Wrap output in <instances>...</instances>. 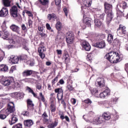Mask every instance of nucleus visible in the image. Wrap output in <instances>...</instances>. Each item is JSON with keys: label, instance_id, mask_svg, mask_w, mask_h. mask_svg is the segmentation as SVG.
Returning <instances> with one entry per match:
<instances>
[{"label": "nucleus", "instance_id": "55", "mask_svg": "<svg viewBox=\"0 0 128 128\" xmlns=\"http://www.w3.org/2000/svg\"><path fill=\"white\" fill-rule=\"evenodd\" d=\"M28 26L29 28H30V26H32V21L30 20H28Z\"/></svg>", "mask_w": 128, "mask_h": 128}, {"label": "nucleus", "instance_id": "52", "mask_svg": "<svg viewBox=\"0 0 128 128\" xmlns=\"http://www.w3.org/2000/svg\"><path fill=\"white\" fill-rule=\"evenodd\" d=\"M39 56H40V58H41L43 59L44 58L46 57V54H44L43 53H39Z\"/></svg>", "mask_w": 128, "mask_h": 128}, {"label": "nucleus", "instance_id": "4", "mask_svg": "<svg viewBox=\"0 0 128 128\" xmlns=\"http://www.w3.org/2000/svg\"><path fill=\"white\" fill-rule=\"evenodd\" d=\"M15 110L14 104L13 102H10L6 110L5 109V114L7 116H8L10 114H12V112H14Z\"/></svg>", "mask_w": 128, "mask_h": 128}, {"label": "nucleus", "instance_id": "38", "mask_svg": "<svg viewBox=\"0 0 128 128\" xmlns=\"http://www.w3.org/2000/svg\"><path fill=\"white\" fill-rule=\"evenodd\" d=\"M39 2L42 6H46L48 4L50 1L48 0H39Z\"/></svg>", "mask_w": 128, "mask_h": 128}, {"label": "nucleus", "instance_id": "11", "mask_svg": "<svg viewBox=\"0 0 128 128\" xmlns=\"http://www.w3.org/2000/svg\"><path fill=\"white\" fill-rule=\"evenodd\" d=\"M10 29L12 30V32H16V34H19L20 28L18 26L14 24H12L11 26H10Z\"/></svg>", "mask_w": 128, "mask_h": 128}, {"label": "nucleus", "instance_id": "48", "mask_svg": "<svg viewBox=\"0 0 128 128\" xmlns=\"http://www.w3.org/2000/svg\"><path fill=\"white\" fill-rule=\"evenodd\" d=\"M39 96H40V98H42V102H44L46 100L44 99V95L42 94V92H40L39 93Z\"/></svg>", "mask_w": 128, "mask_h": 128}, {"label": "nucleus", "instance_id": "41", "mask_svg": "<svg viewBox=\"0 0 128 128\" xmlns=\"http://www.w3.org/2000/svg\"><path fill=\"white\" fill-rule=\"evenodd\" d=\"M56 126H58V122H55L54 123L49 124L48 126V128H55Z\"/></svg>", "mask_w": 128, "mask_h": 128}, {"label": "nucleus", "instance_id": "28", "mask_svg": "<svg viewBox=\"0 0 128 128\" xmlns=\"http://www.w3.org/2000/svg\"><path fill=\"white\" fill-rule=\"evenodd\" d=\"M83 22H84V24H87V26H90L91 21H90V20L88 18H86V17L84 18V19H83Z\"/></svg>", "mask_w": 128, "mask_h": 128}, {"label": "nucleus", "instance_id": "46", "mask_svg": "<svg viewBox=\"0 0 128 128\" xmlns=\"http://www.w3.org/2000/svg\"><path fill=\"white\" fill-rule=\"evenodd\" d=\"M14 70H16V66H12L10 70V74H12Z\"/></svg>", "mask_w": 128, "mask_h": 128}, {"label": "nucleus", "instance_id": "42", "mask_svg": "<svg viewBox=\"0 0 128 128\" xmlns=\"http://www.w3.org/2000/svg\"><path fill=\"white\" fill-rule=\"evenodd\" d=\"M92 58H94L92 54H89L87 56L86 60H88V62H92Z\"/></svg>", "mask_w": 128, "mask_h": 128}, {"label": "nucleus", "instance_id": "20", "mask_svg": "<svg viewBox=\"0 0 128 128\" xmlns=\"http://www.w3.org/2000/svg\"><path fill=\"white\" fill-rule=\"evenodd\" d=\"M104 8H105V12H110V10H112V4H108L107 2H105L104 4Z\"/></svg>", "mask_w": 128, "mask_h": 128}, {"label": "nucleus", "instance_id": "39", "mask_svg": "<svg viewBox=\"0 0 128 128\" xmlns=\"http://www.w3.org/2000/svg\"><path fill=\"white\" fill-rule=\"evenodd\" d=\"M22 82L20 80L16 81L14 83V86L15 88H20L22 86Z\"/></svg>", "mask_w": 128, "mask_h": 128}, {"label": "nucleus", "instance_id": "9", "mask_svg": "<svg viewBox=\"0 0 128 128\" xmlns=\"http://www.w3.org/2000/svg\"><path fill=\"white\" fill-rule=\"evenodd\" d=\"M74 34L70 32H68L66 35V40L68 44H72L74 42Z\"/></svg>", "mask_w": 128, "mask_h": 128}, {"label": "nucleus", "instance_id": "15", "mask_svg": "<svg viewBox=\"0 0 128 128\" xmlns=\"http://www.w3.org/2000/svg\"><path fill=\"white\" fill-rule=\"evenodd\" d=\"M94 46L98 48H106V42L104 41L98 42L94 44Z\"/></svg>", "mask_w": 128, "mask_h": 128}, {"label": "nucleus", "instance_id": "45", "mask_svg": "<svg viewBox=\"0 0 128 128\" xmlns=\"http://www.w3.org/2000/svg\"><path fill=\"white\" fill-rule=\"evenodd\" d=\"M28 108H30V106H34V104H32V100H28Z\"/></svg>", "mask_w": 128, "mask_h": 128}, {"label": "nucleus", "instance_id": "61", "mask_svg": "<svg viewBox=\"0 0 128 128\" xmlns=\"http://www.w3.org/2000/svg\"><path fill=\"white\" fill-rule=\"evenodd\" d=\"M63 10H64V12L65 14V16H68V9H66V8H64L63 9Z\"/></svg>", "mask_w": 128, "mask_h": 128}, {"label": "nucleus", "instance_id": "43", "mask_svg": "<svg viewBox=\"0 0 128 128\" xmlns=\"http://www.w3.org/2000/svg\"><path fill=\"white\" fill-rule=\"evenodd\" d=\"M12 128H22V124H18L14 125Z\"/></svg>", "mask_w": 128, "mask_h": 128}, {"label": "nucleus", "instance_id": "53", "mask_svg": "<svg viewBox=\"0 0 128 128\" xmlns=\"http://www.w3.org/2000/svg\"><path fill=\"white\" fill-rule=\"evenodd\" d=\"M56 6H58L62 2V0H54Z\"/></svg>", "mask_w": 128, "mask_h": 128}, {"label": "nucleus", "instance_id": "59", "mask_svg": "<svg viewBox=\"0 0 128 128\" xmlns=\"http://www.w3.org/2000/svg\"><path fill=\"white\" fill-rule=\"evenodd\" d=\"M22 114L24 116H28L29 114L28 112H22Z\"/></svg>", "mask_w": 128, "mask_h": 128}, {"label": "nucleus", "instance_id": "12", "mask_svg": "<svg viewBox=\"0 0 128 128\" xmlns=\"http://www.w3.org/2000/svg\"><path fill=\"white\" fill-rule=\"evenodd\" d=\"M110 89H106L103 92H101L100 94V96L101 98H106V96H110Z\"/></svg>", "mask_w": 128, "mask_h": 128}, {"label": "nucleus", "instance_id": "64", "mask_svg": "<svg viewBox=\"0 0 128 128\" xmlns=\"http://www.w3.org/2000/svg\"><path fill=\"white\" fill-rule=\"evenodd\" d=\"M40 34L41 36H45L46 38V36H48V35H46V34H44V33H40Z\"/></svg>", "mask_w": 128, "mask_h": 128}, {"label": "nucleus", "instance_id": "30", "mask_svg": "<svg viewBox=\"0 0 128 128\" xmlns=\"http://www.w3.org/2000/svg\"><path fill=\"white\" fill-rule=\"evenodd\" d=\"M50 108L52 112H54L56 110V104H54V102H51V104L50 105Z\"/></svg>", "mask_w": 128, "mask_h": 128}, {"label": "nucleus", "instance_id": "21", "mask_svg": "<svg viewBox=\"0 0 128 128\" xmlns=\"http://www.w3.org/2000/svg\"><path fill=\"white\" fill-rule=\"evenodd\" d=\"M34 124V121L32 120H28L24 121V126H32Z\"/></svg>", "mask_w": 128, "mask_h": 128}, {"label": "nucleus", "instance_id": "63", "mask_svg": "<svg viewBox=\"0 0 128 128\" xmlns=\"http://www.w3.org/2000/svg\"><path fill=\"white\" fill-rule=\"evenodd\" d=\"M22 28L23 30H26V27L24 24H22Z\"/></svg>", "mask_w": 128, "mask_h": 128}, {"label": "nucleus", "instance_id": "33", "mask_svg": "<svg viewBox=\"0 0 128 128\" xmlns=\"http://www.w3.org/2000/svg\"><path fill=\"white\" fill-rule=\"evenodd\" d=\"M56 26L58 30H62V22H60L58 21L56 22Z\"/></svg>", "mask_w": 128, "mask_h": 128}, {"label": "nucleus", "instance_id": "37", "mask_svg": "<svg viewBox=\"0 0 128 128\" xmlns=\"http://www.w3.org/2000/svg\"><path fill=\"white\" fill-rule=\"evenodd\" d=\"M44 52H46V47L44 46H40L38 48V52H39V54L44 53Z\"/></svg>", "mask_w": 128, "mask_h": 128}, {"label": "nucleus", "instance_id": "29", "mask_svg": "<svg viewBox=\"0 0 128 128\" xmlns=\"http://www.w3.org/2000/svg\"><path fill=\"white\" fill-rule=\"evenodd\" d=\"M4 32V34L2 36V38L4 40H8V36H10V32L6 30H3Z\"/></svg>", "mask_w": 128, "mask_h": 128}, {"label": "nucleus", "instance_id": "19", "mask_svg": "<svg viewBox=\"0 0 128 128\" xmlns=\"http://www.w3.org/2000/svg\"><path fill=\"white\" fill-rule=\"evenodd\" d=\"M57 18L56 14L54 13L48 14L47 16V18L48 20H56Z\"/></svg>", "mask_w": 128, "mask_h": 128}, {"label": "nucleus", "instance_id": "18", "mask_svg": "<svg viewBox=\"0 0 128 128\" xmlns=\"http://www.w3.org/2000/svg\"><path fill=\"white\" fill-rule=\"evenodd\" d=\"M19 60L18 56H12L10 57V60L12 64H18Z\"/></svg>", "mask_w": 128, "mask_h": 128}, {"label": "nucleus", "instance_id": "57", "mask_svg": "<svg viewBox=\"0 0 128 128\" xmlns=\"http://www.w3.org/2000/svg\"><path fill=\"white\" fill-rule=\"evenodd\" d=\"M46 28L47 30H52V27H50V24L48 23L46 24Z\"/></svg>", "mask_w": 128, "mask_h": 128}, {"label": "nucleus", "instance_id": "25", "mask_svg": "<svg viewBox=\"0 0 128 128\" xmlns=\"http://www.w3.org/2000/svg\"><path fill=\"white\" fill-rule=\"evenodd\" d=\"M6 118V109H3L0 112V118L1 120H4Z\"/></svg>", "mask_w": 128, "mask_h": 128}, {"label": "nucleus", "instance_id": "22", "mask_svg": "<svg viewBox=\"0 0 128 128\" xmlns=\"http://www.w3.org/2000/svg\"><path fill=\"white\" fill-rule=\"evenodd\" d=\"M22 94L18 92H14L11 94L12 98H22Z\"/></svg>", "mask_w": 128, "mask_h": 128}, {"label": "nucleus", "instance_id": "26", "mask_svg": "<svg viewBox=\"0 0 128 128\" xmlns=\"http://www.w3.org/2000/svg\"><path fill=\"white\" fill-rule=\"evenodd\" d=\"M63 60H64L66 64H68L70 60V55L68 54H64L63 56Z\"/></svg>", "mask_w": 128, "mask_h": 128}, {"label": "nucleus", "instance_id": "60", "mask_svg": "<svg viewBox=\"0 0 128 128\" xmlns=\"http://www.w3.org/2000/svg\"><path fill=\"white\" fill-rule=\"evenodd\" d=\"M38 30L39 32H44V26L38 27Z\"/></svg>", "mask_w": 128, "mask_h": 128}, {"label": "nucleus", "instance_id": "16", "mask_svg": "<svg viewBox=\"0 0 128 128\" xmlns=\"http://www.w3.org/2000/svg\"><path fill=\"white\" fill-rule=\"evenodd\" d=\"M102 116L105 120H110L112 118V114L109 112H104L102 114Z\"/></svg>", "mask_w": 128, "mask_h": 128}, {"label": "nucleus", "instance_id": "40", "mask_svg": "<svg viewBox=\"0 0 128 128\" xmlns=\"http://www.w3.org/2000/svg\"><path fill=\"white\" fill-rule=\"evenodd\" d=\"M98 84L100 86H104V79L100 78V80L98 82Z\"/></svg>", "mask_w": 128, "mask_h": 128}, {"label": "nucleus", "instance_id": "58", "mask_svg": "<svg viewBox=\"0 0 128 128\" xmlns=\"http://www.w3.org/2000/svg\"><path fill=\"white\" fill-rule=\"evenodd\" d=\"M2 57L0 58V62H2L4 58V56H5V54H4V52L2 51Z\"/></svg>", "mask_w": 128, "mask_h": 128}, {"label": "nucleus", "instance_id": "10", "mask_svg": "<svg viewBox=\"0 0 128 128\" xmlns=\"http://www.w3.org/2000/svg\"><path fill=\"white\" fill-rule=\"evenodd\" d=\"M80 45L87 52L90 50V45L88 42L86 40H82L81 42Z\"/></svg>", "mask_w": 128, "mask_h": 128}, {"label": "nucleus", "instance_id": "35", "mask_svg": "<svg viewBox=\"0 0 128 128\" xmlns=\"http://www.w3.org/2000/svg\"><path fill=\"white\" fill-rule=\"evenodd\" d=\"M120 8H122L125 9L128 8V4L126 2L122 1L121 3H120Z\"/></svg>", "mask_w": 128, "mask_h": 128}, {"label": "nucleus", "instance_id": "8", "mask_svg": "<svg viewBox=\"0 0 128 128\" xmlns=\"http://www.w3.org/2000/svg\"><path fill=\"white\" fill-rule=\"evenodd\" d=\"M87 122H92L94 124H100L104 122L102 117L100 116L97 118H94L93 120H87Z\"/></svg>", "mask_w": 128, "mask_h": 128}, {"label": "nucleus", "instance_id": "6", "mask_svg": "<svg viewBox=\"0 0 128 128\" xmlns=\"http://www.w3.org/2000/svg\"><path fill=\"white\" fill-rule=\"evenodd\" d=\"M118 36H124L126 34V26L120 24L117 30Z\"/></svg>", "mask_w": 128, "mask_h": 128}, {"label": "nucleus", "instance_id": "32", "mask_svg": "<svg viewBox=\"0 0 128 128\" xmlns=\"http://www.w3.org/2000/svg\"><path fill=\"white\" fill-rule=\"evenodd\" d=\"M95 26L100 28L102 26V21L98 19H95L94 20Z\"/></svg>", "mask_w": 128, "mask_h": 128}, {"label": "nucleus", "instance_id": "36", "mask_svg": "<svg viewBox=\"0 0 128 128\" xmlns=\"http://www.w3.org/2000/svg\"><path fill=\"white\" fill-rule=\"evenodd\" d=\"M27 90L28 92H30V94H32L34 98H36V96H38V94L34 93V90H32V89L28 87Z\"/></svg>", "mask_w": 128, "mask_h": 128}, {"label": "nucleus", "instance_id": "34", "mask_svg": "<svg viewBox=\"0 0 128 128\" xmlns=\"http://www.w3.org/2000/svg\"><path fill=\"white\" fill-rule=\"evenodd\" d=\"M112 40H114V36L112 34H109L108 35V42L110 44H112Z\"/></svg>", "mask_w": 128, "mask_h": 128}, {"label": "nucleus", "instance_id": "24", "mask_svg": "<svg viewBox=\"0 0 128 128\" xmlns=\"http://www.w3.org/2000/svg\"><path fill=\"white\" fill-rule=\"evenodd\" d=\"M12 0H2V4L4 6H6V8H8L10 6V2Z\"/></svg>", "mask_w": 128, "mask_h": 128}, {"label": "nucleus", "instance_id": "7", "mask_svg": "<svg viewBox=\"0 0 128 128\" xmlns=\"http://www.w3.org/2000/svg\"><path fill=\"white\" fill-rule=\"evenodd\" d=\"M54 92L57 94V98L58 100H62V96H64V90L62 88H58L54 90Z\"/></svg>", "mask_w": 128, "mask_h": 128}, {"label": "nucleus", "instance_id": "44", "mask_svg": "<svg viewBox=\"0 0 128 128\" xmlns=\"http://www.w3.org/2000/svg\"><path fill=\"white\" fill-rule=\"evenodd\" d=\"M24 12L26 14H28V16H30L31 18H32V16H34V15L32 14V12H30V11H28V10H25Z\"/></svg>", "mask_w": 128, "mask_h": 128}, {"label": "nucleus", "instance_id": "1", "mask_svg": "<svg viewBox=\"0 0 128 128\" xmlns=\"http://www.w3.org/2000/svg\"><path fill=\"white\" fill-rule=\"evenodd\" d=\"M104 58L106 60H108L112 64H117L120 58V54L114 52H111L107 54Z\"/></svg>", "mask_w": 128, "mask_h": 128}, {"label": "nucleus", "instance_id": "27", "mask_svg": "<svg viewBox=\"0 0 128 128\" xmlns=\"http://www.w3.org/2000/svg\"><path fill=\"white\" fill-rule=\"evenodd\" d=\"M32 74V70H25L22 72V76H31Z\"/></svg>", "mask_w": 128, "mask_h": 128}, {"label": "nucleus", "instance_id": "23", "mask_svg": "<svg viewBox=\"0 0 128 128\" xmlns=\"http://www.w3.org/2000/svg\"><path fill=\"white\" fill-rule=\"evenodd\" d=\"M8 70V66L6 64L0 65V72H6Z\"/></svg>", "mask_w": 128, "mask_h": 128}, {"label": "nucleus", "instance_id": "47", "mask_svg": "<svg viewBox=\"0 0 128 128\" xmlns=\"http://www.w3.org/2000/svg\"><path fill=\"white\" fill-rule=\"evenodd\" d=\"M92 94H96L98 92V88H94L93 90H92Z\"/></svg>", "mask_w": 128, "mask_h": 128}, {"label": "nucleus", "instance_id": "51", "mask_svg": "<svg viewBox=\"0 0 128 128\" xmlns=\"http://www.w3.org/2000/svg\"><path fill=\"white\" fill-rule=\"evenodd\" d=\"M42 84H38L37 85H36V88H37V90H42Z\"/></svg>", "mask_w": 128, "mask_h": 128}, {"label": "nucleus", "instance_id": "54", "mask_svg": "<svg viewBox=\"0 0 128 128\" xmlns=\"http://www.w3.org/2000/svg\"><path fill=\"white\" fill-rule=\"evenodd\" d=\"M67 88L68 90H74V88L72 85H68L67 86Z\"/></svg>", "mask_w": 128, "mask_h": 128}, {"label": "nucleus", "instance_id": "62", "mask_svg": "<svg viewBox=\"0 0 128 128\" xmlns=\"http://www.w3.org/2000/svg\"><path fill=\"white\" fill-rule=\"evenodd\" d=\"M71 102L72 104H76V99L74 98L71 100Z\"/></svg>", "mask_w": 128, "mask_h": 128}, {"label": "nucleus", "instance_id": "50", "mask_svg": "<svg viewBox=\"0 0 128 128\" xmlns=\"http://www.w3.org/2000/svg\"><path fill=\"white\" fill-rule=\"evenodd\" d=\"M58 78L56 77V78L52 80V86H54V84H56V82H58Z\"/></svg>", "mask_w": 128, "mask_h": 128}, {"label": "nucleus", "instance_id": "17", "mask_svg": "<svg viewBox=\"0 0 128 128\" xmlns=\"http://www.w3.org/2000/svg\"><path fill=\"white\" fill-rule=\"evenodd\" d=\"M8 14V10L6 8H3L0 11V16H6Z\"/></svg>", "mask_w": 128, "mask_h": 128}, {"label": "nucleus", "instance_id": "14", "mask_svg": "<svg viewBox=\"0 0 128 128\" xmlns=\"http://www.w3.org/2000/svg\"><path fill=\"white\" fill-rule=\"evenodd\" d=\"M11 116H12V120H9V124L10 126H12V124H14L18 122V116L14 114H12Z\"/></svg>", "mask_w": 128, "mask_h": 128}, {"label": "nucleus", "instance_id": "3", "mask_svg": "<svg viewBox=\"0 0 128 128\" xmlns=\"http://www.w3.org/2000/svg\"><path fill=\"white\" fill-rule=\"evenodd\" d=\"M18 8L16 6H13L11 10H10V14L14 18L15 20H18V18H20V16L18 14Z\"/></svg>", "mask_w": 128, "mask_h": 128}, {"label": "nucleus", "instance_id": "5", "mask_svg": "<svg viewBox=\"0 0 128 128\" xmlns=\"http://www.w3.org/2000/svg\"><path fill=\"white\" fill-rule=\"evenodd\" d=\"M14 81L13 78H2L0 80V82L3 86H10L12 82Z\"/></svg>", "mask_w": 128, "mask_h": 128}, {"label": "nucleus", "instance_id": "49", "mask_svg": "<svg viewBox=\"0 0 128 128\" xmlns=\"http://www.w3.org/2000/svg\"><path fill=\"white\" fill-rule=\"evenodd\" d=\"M84 102H85L86 104H92V102L90 99L87 98V99L84 100Z\"/></svg>", "mask_w": 128, "mask_h": 128}, {"label": "nucleus", "instance_id": "13", "mask_svg": "<svg viewBox=\"0 0 128 128\" xmlns=\"http://www.w3.org/2000/svg\"><path fill=\"white\" fill-rule=\"evenodd\" d=\"M106 13L107 14L106 17V20L108 24H110V22H112V18H114V16H112V10H110L108 12H106Z\"/></svg>", "mask_w": 128, "mask_h": 128}, {"label": "nucleus", "instance_id": "2", "mask_svg": "<svg viewBox=\"0 0 128 128\" xmlns=\"http://www.w3.org/2000/svg\"><path fill=\"white\" fill-rule=\"evenodd\" d=\"M20 38L18 36H16L14 40H9V44H10L12 45H9L7 46V48H8V50H10V48H14V44H16V46H18V44L20 42Z\"/></svg>", "mask_w": 128, "mask_h": 128}, {"label": "nucleus", "instance_id": "31", "mask_svg": "<svg viewBox=\"0 0 128 128\" xmlns=\"http://www.w3.org/2000/svg\"><path fill=\"white\" fill-rule=\"evenodd\" d=\"M83 4L84 6H87V8H88V6H92V0H84Z\"/></svg>", "mask_w": 128, "mask_h": 128}, {"label": "nucleus", "instance_id": "56", "mask_svg": "<svg viewBox=\"0 0 128 128\" xmlns=\"http://www.w3.org/2000/svg\"><path fill=\"white\" fill-rule=\"evenodd\" d=\"M42 116L44 118H47L48 117V114H46V112H44V113L42 114Z\"/></svg>", "mask_w": 128, "mask_h": 128}]
</instances>
